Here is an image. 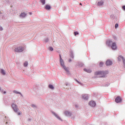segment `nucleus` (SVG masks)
<instances>
[{
  "mask_svg": "<svg viewBox=\"0 0 125 125\" xmlns=\"http://www.w3.org/2000/svg\"><path fill=\"white\" fill-rule=\"evenodd\" d=\"M6 124H7V122H6Z\"/></svg>",
  "mask_w": 125,
  "mask_h": 125,
  "instance_id": "c9c22d12",
  "label": "nucleus"
},
{
  "mask_svg": "<svg viewBox=\"0 0 125 125\" xmlns=\"http://www.w3.org/2000/svg\"><path fill=\"white\" fill-rule=\"evenodd\" d=\"M71 59H69V62H71Z\"/></svg>",
  "mask_w": 125,
  "mask_h": 125,
  "instance_id": "2f4dec72",
  "label": "nucleus"
},
{
  "mask_svg": "<svg viewBox=\"0 0 125 125\" xmlns=\"http://www.w3.org/2000/svg\"><path fill=\"white\" fill-rule=\"evenodd\" d=\"M105 64L106 66H110V65H112V64H113V62L110 60H107L106 61Z\"/></svg>",
  "mask_w": 125,
  "mask_h": 125,
  "instance_id": "6e6552de",
  "label": "nucleus"
},
{
  "mask_svg": "<svg viewBox=\"0 0 125 125\" xmlns=\"http://www.w3.org/2000/svg\"><path fill=\"white\" fill-rule=\"evenodd\" d=\"M100 67H102V66H103V62H101L100 63Z\"/></svg>",
  "mask_w": 125,
  "mask_h": 125,
  "instance_id": "b1692460",
  "label": "nucleus"
},
{
  "mask_svg": "<svg viewBox=\"0 0 125 125\" xmlns=\"http://www.w3.org/2000/svg\"><path fill=\"white\" fill-rule=\"evenodd\" d=\"M13 92H14V93H16V94H21V96H22V94H21V93H20L17 91L14 90V91H13Z\"/></svg>",
  "mask_w": 125,
  "mask_h": 125,
  "instance_id": "dca6fc26",
  "label": "nucleus"
},
{
  "mask_svg": "<svg viewBox=\"0 0 125 125\" xmlns=\"http://www.w3.org/2000/svg\"><path fill=\"white\" fill-rule=\"evenodd\" d=\"M0 31H2V27L0 26Z\"/></svg>",
  "mask_w": 125,
  "mask_h": 125,
  "instance_id": "cd10ccee",
  "label": "nucleus"
},
{
  "mask_svg": "<svg viewBox=\"0 0 125 125\" xmlns=\"http://www.w3.org/2000/svg\"><path fill=\"white\" fill-rule=\"evenodd\" d=\"M106 44L108 46H111V45L112 49H117V45L116 44V43H113V42L111 41H107L106 42Z\"/></svg>",
  "mask_w": 125,
  "mask_h": 125,
  "instance_id": "f257e3e1",
  "label": "nucleus"
},
{
  "mask_svg": "<svg viewBox=\"0 0 125 125\" xmlns=\"http://www.w3.org/2000/svg\"><path fill=\"white\" fill-rule=\"evenodd\" d=\"M121 59L123 60V63L125 64V59H124V58H123V57H122L121 56H120L118 57V61H121Z\"/></svg>",
  "mask_w": 125,
  "mask_h": 125,
  "instance_id": "1a4fd4ad",
  "label": "nucleus"
},
{
  "mask_svg": "<svg viewBox=\"0 0 125 125\" xmlns=\"http://www.w3.org/2000/svg\"><path fill=\"white\" fill-rule=\"evenodd\" d=\"M59 56L60 58V63L62 67L64 68V69L65 70V71H66V72H69V68L66 67L65 66V64L64 63V61H63V60L62 59V58L61 57V55H60Z\"/></svg>",
  "mask_w": 125,
  "mask_h": 125,
  "instance_id": "f03ea898",
  "label": "nucleus"
},
{
  "mask_svg": "<svg viewBox=\"0 0 125 125\" xmlns=\"http://www.w3.org/2000/svg\"><path fill=\"white\" fill-rule=\"evenodd\" d=\"M65 114L66 115V116H68V117H70V116H71V113L69 112V111H66L65 113Z\"/></svg>",
  "mask_w": 125,
  "mask_h": 125,
  "instance_id": "ddd939ff",
  "label": "nucleus"
},
{
  "mask_svg": "<svg viewBox=\"0 0 125 125\" xmlns=\"http://www.w3.org/2000/svg\"><path fill=\"white\" fill-rule=\"evenodd\" d=\"M49 50H50V51H53V48L52 47H49Z\"/></svg>",
  "mask_w": 125,
  "mask_h": 125,
  "instance_id": "412c9836",
  "label": "nucleus"
},
{
  "mask_svg": "<svg viewBox=\"0 0 125 125\" xmlns=\"http://www.w3.org/2000/svg\"><path fill=\"white\" fill-rule=\"evenodd\" d=\"M74 34H75V36H77V35H79V32H74Z\"/></svg>",
  "mask_w": 125,
  "mask_h": 125,
  "instance_id": "393cba45",
  "label": "nucleus"
},
{
  "mask_svg": "<svg viewBox=\"0 0 125 125\" xmlns=\"http://www.w3.org/2000/svg\"><path fill=\"white\" fill-rule=\"evenodd\" d=\"M103 3H104L103 1H101L100 2H98V5H99V6H100L101 5H103Z\"/></svg>",
  "mask_w": 125,
  "mask_h": 125,
  "instance_id": "4468645a",
  "label": "nucleus"
},
{
  "mask_svg": "<svg viewBox=\"0 0 125 125\" xmlns=\"http://www.w3.org/2000/svg\"><path fill=\"white\" fill-rule=\"evenodd\" d=\"M118 27H119V24L118 23H116L115 25V29H117V28H118Z\"/></svg>",
  "mask_w": 125,
  "mask_h": 125,
  "instance_id": "4be33fe9",
  "label": "nucleus"
},
{
  "mask_svg": "<svg viewBox=\"0 0 125 125\" xmlns=\"http://www.w3.org/2000/svg\"><path fill=\"white\" fill-rule=\"evenodd\" d=\"M123 9H124V10H125V6H123Z\"/></svg>",
  "mask_w": 125,
  "mask_h": 125,
  "instance_id": "c85d7f7f",
  "label": "nucleus"
},
{
  "mask_svg": "<svg viewBox=\"0 0 125 125\" xmlns=\"http://www.w3.org/2000/svg\"><path fill=\"white\" fill-rule=\"evenodd\" d=\"M29 14L31 15H32V13H29Z\"/></svg>",
  "mask_w": 125,
  "mask_h": 125,
  "instance_id": "72a5a7b5",
  "label": "nucleus"
},
{
  "mask_svg": "<svg viewBox=\"0 0 125 125\" xmlns=\"http://www.w3.org/2000/svg\"><path fill=\"white\" fill-rule=\"evenodd\" d=\"M49 87L51 89H54V87H53V85H49Z\"/></svg>",
  "mask_w": 125,
  "mask_h": 125,
  "instance_id": "6ab92c4d",
  "label": "nucleus"
},
{
  "mask_svg": "<svg viewBox=\"0 0 125 125\" xmlns=\"http://www.w3.org/2000/svg\"><path fill=\"white\" fill-rule=\"evenodd\" d=\"M32 107H34V106H35V105L32 104Z\"/></svg>",
  "mask_w": 125,
  "mask_h": 125,
  "instance_id": "473e14b6",
  "label": "nucleus"
},
{
  "mask_svg": "<svg viewBox=\"0 0 125 125\" xmlns=\"http://www.w3.org/2000/svg\"><path fill=\"white\" fill-rule=\"evenodd\" d=\"M23 51H24V47L21 46L16 47L14 50V51L15 52H22Z\"/></svg>",
  "mask_w": 125,
  "mask_h": 125,
  "instance_id": "20e7f679",
  "label": "nucleus"
},
{
  "mask_svg": "<svg viewBox=\"0 0 125 125\" xmlns=\"http://www.w3.org/2000/svg\"><path fill=\"white\" fill-rule=\"evenodd\" d=\"M76 82L78 83H79L80 84H82V83H81L80 82H79V81H78V80H76Z\"/></svg>",
  "mask_w": 125,
  "mask_h": 125,
  "instance_id": "bb28decb",
  "label": "nucleus"
},
{
  "mask_svg": "<svg viewBox=\"0 0 125 125\" xmlns=\"http://www.w3.org/2000/svg\"><path fill=\"white\" fill-rule=\"evenodd\" d=\"M82 98L83 99L87 100V99H88V96L87 95H83L82 96Z\"/></svg>",
  "mask_w": 125,
  "mask_h": 125,
  "instance_id": "9d476101",
  "label": "nucleus"
},
{
  "mask_svg": "<svg viewBox=\"0 0 125 125\" xmlns=\"http://www.w3.org/2000/svg\"><path fill=\"white\" fill-rule=\"evenodd\" d=\"M26 14L25 13H22L21 14L20 17H25L26 16Z\"/></svg>",
  "mask_w": 125,
  "mask_h": 125,
  "instance_id": "f3484780",
  "label": "nucleus"
},
{
  "mask_svg": "<svg viewBox=\"0 0 125 125\" xmlns=\"http://www.w3.org/2000/svg\"><path fill=\"white\" fill-rule=\"evenodd\" d=\"M45 8L47 10H49V9H50V8H51V7L49 5H46L45 6Z\"/></svg>",
  "mask_w": 125,
  "mask_h": 125,
  "instance_id": "9b49d317",
  "label": "nucleus"
},
{
  "mask_svg": "<svg viewBox=\"0 0 125 125\" xmlns=\"http://www.w3.org/2000/svg\"><path fill=\"white\" fill-rule=\"evenodd\" d=\"M55 116L56 118H57V119H59V120H60L59 116H58V115L57 114H55Z\"/></svg>",
  "mask_w": 125,
  "mask_h": 125,
  "instance_id": "5701e85b",
  "label": "nucleus"
},
{
  "mask_svg": "<svg viewBox=\"0 0 125 125\" xmlns=\"http://www.w3.org/2000/svg\"><path fill=\"white\" fill-rule=\"evenodd\" d=\"M121 101H122V98L120 97H117L115 99V102H116V103H120Z\"/></svg>",
  "mask_w": 125,
  "mask_h": 125,
  "instance_id": "423d86ee",
  "label": "nucleus"
},
{
  "mask_svg": "<svg viewBox=\"0 0 125 125\" xmlns=\"http://www.w3.org/2000/svg\"><path fill=\"white\" fill-rule=\"evenodd\" d=\"M12 107L15 112H16V113L18 112L19 109H18V108L17 107V105L16 104H12Z\"/></svg>",
  "mask_w": 125,
  "mask_h": 125,
  "instance_id": "39448f33",
  "label": "nucleus"
},
{
  "mask_svg": "<svg viewBox=\"0 0 125 125\" xmlns=\"http://www.w3.org/2000/svg\"><path fill=\"white\" fill-rule=\"evenodd\" d=\"M80 5H82V3H80Z\"/></svg>",
  "mask_w": 125,
  "mask_h": 125,
  "instance_id": "f704fd0d",
  "label": "nucleus"
},
{
  "mask_svg": "<svg viewBox=\"0 0 125 125\" xmlns=\"http://www.w3.org/2000/svg\"><path fill=\"white\" fill-rule=\"evenodd\" d=\"M0 73L2 75H5V71L3 69H1Z\"/></svg>",
  "mask_w": 125,
  "mask_h": 125,
  "instance_id": "2eb2a0df",
  "label": "nucleus"
},
{
  "mask_svg": "<svg viewBox=\"0 0 125 125\" xmlns=\"http://www.w3.org/2000/svg\"><path fill=\"white\" fill-rule=\"evenodd\" d=\"M108 74V72L104 71H97L95 73V76H100L101 78H103L105 77V75Z\"/></svg>",
  "mask_w": 125,
  "mask_h": 125,
  "instance_id": "7ed1b4c3",
  "label": "nucleus"
},
{
  "mask_svg": "<svg viewBox=\"0 0 125 125\" xmlns=\"http://www.w3.org/2000/svg\"><path fill=\"white\" fill-rule=\"evenodd\" d=\"M45 42H48V39H46V40H45Z\"/></svg>",
  "mask_w": 125,
  "mask_h": 125,
  "instance_id": "7c9ffc66",
  "label": "nucleus"
},
{
  "mask_svg": "<svg viewBox=\"0 0 125 125\" xmlns=\"http://www.w3.org/2000/svg\"><path fill=\"white\" fill-rule=\"evenodd\" d=\"M84 71L85 72H86L87 73H91V70H90V69L84 68Z\"/></svg>",
  "mask_w": 125,
  "mask_h": 125,
  "instance_id": "f8f14e48",
  "label": "nucleus"
},
{
  "mask_svg": "<svg viewBox=\"0 0 125 125\" xmlns=\"http://www.w3.org/2000/svg\"><path fill=\"white\" fill-rule=\"evenodd\" d=\"M89 105H90L91 107H95L96 104L94 101H91L89 103Z\"/></svg>",
  "mask_w": 125,
  "mask_h": 125,
  "instance_id": "0eeeda50",
  "label": "nucleus"
},
{
  "mask_svg": "<svg viewBox=\"0 0 125 125\" xmlns=\"http://www.w3.org/2000/svg\"><path fill=\"white\" fill-rule=\"evenodd\" d=\"M3 94H5V93H6V91H4V92H3Z\"/></svg>",
  "mask_w": 125,
  "mask_h": 125,
  "instance_id": "c756f323",
  "label": "nucleus"
},
{
  "mask_svg": "<svg viewBox=\"0 0 125 125\" xmlns=\"http://www.w3.org/2000/svg\"><path fill=\"white\" fill-rule=\"evenodd\" d=\"M41 1L42 3V4H45V0H41Z\"/></svg>",
  "mask_w": 125,
  "mask_h": 125,
  "instance_id": "aec40b11",
  "label": "nucleus"
},
{
  "mask_svg": "<svg viewBox=\"0 0 125 125\" xmlns=\"http://www.w3.org/2000/svg\"><path fill=\"white\" fill-rule=\"evenodd\" d=\"M23 65L24 67H27V66H28V62H25L23 63Z\"/></svg>",
  "mask_w": 125,
  "mask_h": 125,
  "instance_id": "a211bd4d",
  "label": "nucleus"
},
{
  "mask_svg": "<svg viewBox=\"0 0 125 125\" xmlns=\"http://www.w3.org/2000/svg\"><path fill=\"white\" fill-rule=\"evenodd\" d=\"M21 114H22V112H21V111H20V112H19L18 113V115L19 116H20V115H21Z\"/></svg>",
  "mask_w": 125,
  "mask_h": 125,
  "instance_id": "a878e982",
  "label": "nucleus"
}]
</instances>
